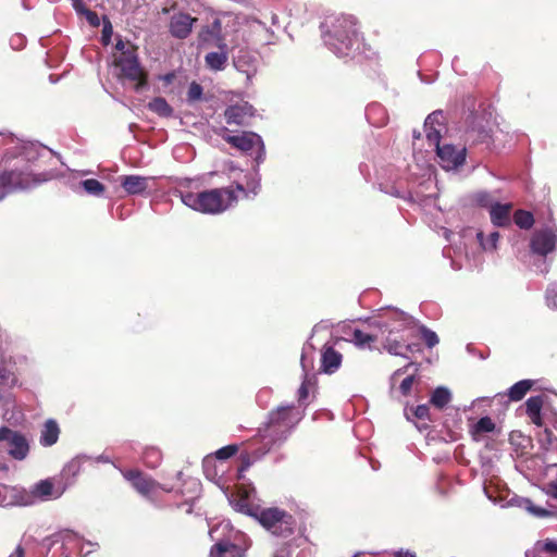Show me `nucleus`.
<instances>
[{
  "label": "nucleus",
  "mask_w": 557,
  "mask_h": 557,
  "mask_svg": "<svg viewBox=\"0 0 557 557\" xmlns=\"http://www.w3.org/2000/svg\"><path fill=\"white\" fill-rule=\"evenodd\" d=\"M237 193H245L243 184L236 183L227 187L212 188L199 193H182L184 205L206 214H219L227 210L238 200Z\"/></svg>",
  "instance_id": "f257e3e1"
},
{
  "label": "nucleus",
  "mask_w": 557,
  "mask_h": 557,
  "mask_svg": "<svg viewBox=\"0 0 557 557\" xmlns=\"http://www.w3.org/2000/svg\"><path fill=\"white\" fill-rule=\"evenodd\" d=\"M242 21L232 13H221L203 25L198 33L199 46L216 47L224 49L231 46L235 49L240 46Z\"/></svg>",
  "instance_id": "f03ea898"
},
{
  "label": "nucleus",
  "mask_w": 557,
  "mask_h": 557,
  "mask_svg": "<svg viewBox=\"0 0 557 557\" xmlns=\"http://www.w3.org/2000/svg\"><path fill=\"white\" fill-rule=\"evenodd\" d=\"M322 33L325 45L339 57L349 54L357 38L356 23L349 16L326 18Z\"/></svg>",
  "instance_id": "7ed1b4c3"
},
{
  "label": "nucleus",
  "mask_w": 557,
  "mask_h": 557,
  "mask_svg": "<svg viewBox=\"0 0 557 557\" xmlns=\"http://www.w3.org/2000/svg\"><path fill=\"white\" fill-rule=\"evenodd\" d=\"M299 420L300 417L294 406H282L272 410L265 426L259 430L261 443L271 449L287 438L290 430Z\"/></svg>",
  "instance_id": "20e7f679"
},
{
  "label": "nucleus",
  "mask_w": 557,
  "mask_h": 557,
  "mask_svg": "<svg viewBox=\"0 0 557 557\" xmlns=\"http://www.w3.org/2000/svg\"><path fill=\"white\" fill-rule=\"evenodd\" d=\"M257 519L272 535L282 539L290 537L295 533L297 525L294 516L278 507L260 510Z\"/></svg>",
  "instance_id": "39448f33"
},
{
  "label": "nucleus",
  "mask_w": 557,
  "mask_h": 557,
  "mask_svg": "<svg viewBox=\"0 0 557 557\" xmlns=\"http://www.w3.org/2000/svg\"><path fill=\"white\" fill-rule=\"evenodd\" d=\"M38 181L30 173L20 170H5L0 172V201L8 195L25 190L35 186Z\"/></svg>",
  "instance_id": "423d86ee"
},
{
  "label": "nucleus",
  "mask_w": 557,
  "mask_h": 557,
  "mask_svg": "<svg viewBox=\"0 0 557 557\" xmlns=\"http://www.w3.org/2000/svg\"><path fill=\"white\" fill-rule=\"evenodd\" d=\"M123 478L128 481L132 487L141 496L149 500H154L158 491L162 490L170 493L171 488L163 487L159 482L150 475L144 473L138 469H126L122 471Z\"/></svg>",
  "instance_id": "0eeeda50"
},
{
  "label": "nucleus",
  "mask_w": 557,
  "mask_h": 557,
  "mask_svg": "<svg viewBox=\"0 0 557 557\" xmlns=\"http://www.w3.org/2000/svg\"><path fill=\"white\" fill-rule=\"evenodd\" d=\"M436 154L444 170H456L466 161L467 148L462 141H435Z\"/></svg>",
  "instance_id": "6e6552de"
},
{
  "label": "nucleus",
  "mask_w": 557,
  "mask_h": 557,
  "mask_svg": "<svg viewBox=\"0 0 557 557\" xmlns=\"http://www.w3.org/2000/svg\"><path fill=\"white\" fill-rule=\"evenodd\" d=\"M114 65L120 70L121 77L136 83V89L146 84V74L138 62L136 51L128 50L123 55H115Z\"/></svg>",
  "instance_id": "1a4fd4ad"
},
{
  "label": "nucleus",
  "mask_w": 557,
  "mask_h": 557,
  "mask_svg": "<svg viewBox=\"0 0 557 557\" xmlns=\"http://www.w3.org/2000/svg\"><path fill=\"white\" fill-rule=\"evenodd\" d=\"M5 449L8 454L16 460L26 458L29 451V445L26 437L8 426L0 428V451Z\"/></svg>",
  "instance_id": "9d476101"
},
{
  "label": "nucleus",
  "mask_w": 557,
  "mask_h": 557,
  "mask_svg": "<svg viewBox=\"0 0 557 557\" xmlns=\"http://www.w3.org/2000/svg\"><path fill=\"white\" fill-rule=\"evenodd\" d=\"M424 132L426 139H444L445 137L458 136L447 125V120L443 111L437 110L430 113L424 121Z\"/></svg>",
  "instance_id": "9b49d317"
},
{
  "label": "nucleus",
  "mask_w": 557,
  "mask_h": 557,
  "mask_svg": "<svg viewBox=\"0 0 557 557\" xmlns=\"http://www.w3.org/2000/svg\"><path fill=\"white\" fill-rule=\"evenodd\" d=\"M557 246V230L543 228L533 233L530 249L534 255L546 257Z\"/></svg>",
  "instance_id": "f8f14e48"
},
{
  "label": "nucleus",
  "mask_w": 557,
  "mask_h": 557,
  "mask_svg": "<svg viewBox=\"0 0 557 557\" xmlns=\"http://www.w3.org/2000/svg\"><path fill=\"white\" fill-rule=\"evenodd\" d=\"M29 506L32 495L24 488L0 484V506Z\"/></svg>",
  "instance_id": "ddd939ff"
},
{
  "label": "nucleus",
  "mask_w": 557,
  "mask_h": 557,
  "mask_svg": "<svg viewBox=\"0 0 557 557\" xmlns=\"http://www.w3.org/2000/svg\"><path fill=\"white\" fill-rule=\"evenodd\" d=\"M196 21V17H191L186 13L173 14L169 25L171 35L178 39L187 38L191 33L193 25Z\"/></svg>",
  "instance_id": "4468645a"
},
{
  "label": "nucleus",
  "mask_w": 557,
  "mask_h": 557,
  "mask_svg": "<svg viewBox=\"0 0 557 557\" xmlns=\"http://www.w3.org/2000/svg\"><path fill=\"white\" fill-rule=\"evenodd\" d=\"M255 113L253 107L247 101L237 104L228 106L224 111V116L227 124L240 125Z\"/></svg>",
  "instance_id": "2eb2a0df"
},
{
  "label": "nucleus",
  "mask_w": 557,
  "mask_h": 557,
  "mask_svg": "<svg viewBox=\"0 0 557 557\" xmlns=\"http://www.w3.org/2000/svg\"><path fill=\"white\" fill-rule=\"evenodd\" d=\"M343 356L333 346L325 344L321 352V370L326 374L335 373L342 364Z\"/></svg>",
  "instance_id": "dca6fc26"
},
{
  "label": "nucleus",
  "mask_w": 557,
  "mask_h": 557,
  "mask_svg": "<svg viewBox=\"0 0 557 557\" xmlns=\"http://www.w3.org/2000/svg\"><path fill=\"white\" fill-rule=\"evenodd\" d=\"M512 210V203H499L496 202L491 206L490 216L492 223L497 227H508L511 225L510 213Z\"/></svg>",
  "instance_id": "f3484780"
},
{
  "label": "nucleus",
  "mask_w": 557,
  "mask_h": 557,
  "mask_svg": "<svg viewBox=\"0 0 557 557\" xmlns=\"http://www.w3.org/2000/svg\"><path fill=\"white\" fill-rule=\"evenodd\" d=\"M121 186L128 195L144 194L149 186V178L140 175L120 176Z\"/></svg>",
  "instance_id": "a211bd4d"
},
{
  "label": "nucleus",
  "mask_w": 557,
  "mask_h": 557,
  "mask_svg": "<svg viewBox=\"0 0 557 557\" xmlns=\"http://www.w3.org/2000/svg\"><path fill=\"white\" fill-rule=\"evenodd\" d=\"M230 50H233L231 46H226L224 49L207 53L205 57L207 67L212 71H223L228 61Z\"/></svg>",
  "instance_id": "6ab92c4d"
},
{
  "label": "nucleus",
  "mask_w": 557,
  "mask_h": 557,
  "mask_svg": "<svg viewBox=\"0 0 557 557\" xmlns=\"http://www.w3.org/2000/svg\"><path fill=\"white\" fill-rule=\"evenodd\" d=\"M544 401V395L532 396L525 401L527 414L532 421V423H534L537 426H541L543 424L541 410L543 408Z\"/></svg>",
  "instance_id": "aec40b11"
},
{
  "label": "nucleus",
  "mask_w": 557,
  "mask_h": 557,
  "mask_svg": "<svg viewBox=\"0 0 557 557\" xmlns=\"http://www.w3.org/2000/svg\"><path fill=\"white\" fill-rule=\"evenodd\" d=\"M60 435V428L55 420L49 419L45 422L41 434H40V444L45 447H49L54 445Z\"/></svg>",
  "instance_id": "412c9836"
},
{
  "label": "nucleus",
  "mask_w": 557,
  "mask_h": 557,
  "mask_svg": "<svg viewBox=\"0 0 557 557\" xmlns=\"http://www.w3.org/2000/svg\"><path fill=\"white\" fill-rule=\"evenodd\" d=\"M27 493L32 495L33 505L37 498L45 499L53 495V482L50 479L41 480Z\"/></svg>",
  "instance_id": "4be33fe9"
},
{
  "label": "nucleus",
  "mask_w": 557,
  "mask_h": 557,
  "mask_svg": "<svg viewBox=\"0 0 557 557\" xmlns=\"http://www.w3.org/2000/svg\"><path fill=\"white\" fill-rule=\"evenodd\" d=\"M533 380H521L515 383L507 393L509 400L519 401L524 398L527 393L533 387Z\"/></svg>",
  "instance_id": "5701e85b"
},
{
  "label": "nucleus",
  "mask_w": 557,
  "mask_h": 557,
  "mask_svg": "<svg viewBox=\"0 0 557 557\" xmlns=\"http://www.w3.org/2000/svg\"><path fill=\"white\" fill-rule=\"evenodd\" d=\"M269 450L270 449H268V446L262 444V447L260 448L251 449L249 453H242L239 471H246L253 463V461L265 455Z\"/></svg>",
  "instance_id": "b1692460"
},
{
  "label": "nucleus",
  "mask_w": 557,
  "mask_h": 557,
  "mask_svg": "<svg viewBox=\"0 0 557 557\" xmlns=\"http://www.w3.org/2000/svg\"><path fill=\"white\" fill-rule=\"evenodd\" d=\"M71 3H72V7L73 9L75 10V12L78 14V15H83L86 17L87 22L91 25V26H99L100 24V20L98 17V15L90 11L84 0H70Z\"/></svg>",
  "instance_id": "393cba45"
},
{
  "label": "nucleus",
  "mask_w": 557,
  "mask_h": 557,
  "mask_svg": "<svg viewBox=\"0 0 557 557\" xmlns=\"http://www.w3.org/2000/svg\"><path fill=\"white\" fill-rule=\"evenodd\" d=\"M451 400V394L448 388L440 386L431 395L430 403L437 409L445 408Z\"/></svg>",
  "instance_id": "a878e982"
},
{
  "label": "nucleus",
  "mask_w": 557,
  "mask_h": 557,
  "mask_svg": "<svg viewBox=\"0 0 557 557\" xmlns=\"http://www.w3.org/2000/svg\"><path fill=\"white\" fill-rule=\"evenodd\" d=\"M255 62V58L247 57L246 54H239L235 59L234 64L238 71L246 73L247 79H250L256 72Z\"/></svg>",
  "instance_id": "bb28decb"
},
{
  "label": "nucleus",
  "mask_w": 557,
  "mask_h": 557,
  "mask_svg": "<svg viewBox=\"0 0 557 557\" xmlns=\"http://www.w3.org/2000/svg\"><path fill=\"white\" fill-rule=\"evenodd\" d=\"M148 108L156 114L168 117L173 113V109L168 101L162 97H157L148 103Z\"/></svg>",
  "instance_id": "cd10ccee"
},
{
  "label": "nucleus",
  "mask_w": 557,
  "mask_h": 557,
  "mask_svg": "<svg viewBox=\"0 0 557 557\" xmlns=\"http://www.w3.org/2000/svg\"><path fill=\"white\" fill-rule=\"evenodd\" d=\"M512 219L515 224L521 230H530L535 222L532 212L522 209L516 210Z\"/></svg>",
  "instance_id": "c85d7f7f"
},
{
  "label": "nucleus",
  "mask_w": 557,
  "mask_h": 557,
  "mask_svg": "<svg viewBox=\"0 0 557 557\" xmlns=\"http://www.w3.org/2000/svg\"><path fill=\"white\" fill-rule=\"evenodd\" d=\"M384 348L392 355L395 356H406L404 349L407 351H412L411 345H404L401 342L396 338H392L391 336L386 337L384 343Z\"/></svg>",
  "instance_id": "c756f323"
},
{
  "label": "nucleus",
  "mask_w": 557,
  "mask_h": 557,
  "mask_svg": "<svg viewBox=\"0 0 557 557\" xmlns=\"http://www.w3.org/2000/svg\"><path fill=\"white\" fill-rule=\"evenodd\" d=\"M351 342L360 348L370 347L371 344L376 342V336L364 333L360 330H354L351 333Z\"/></svg>",
  "instance_id": "7c9ffc66"
},
{
  "label": "nucleus",
  "mask_w": 557,
  "mask_h": 557,
  "mask_svg": "<svg viewBox=\"0 0 557 557\" xmlns=\"http://www.w3.org/2000/svg\"><path fill=\"white\" fill-rule=\"evenodd\" d=\"M161 458V451L156 447H147L143 453L144 462L152 469L159 466Z\"/></svg>",
  "instance_id": "2f4dec72"
},
{
  "label": "nucleus",
  "mask_w": 557,
  "mask_h": 557,
  "mask_svg": "<svg viewBox=\"0 0 557 557\" xmlns=\"http://www.w3.org/2000/svg\"><path fill=\"white\" fill-rule=\"evenodd\" d=\"M81 185L87 194L94 196H101L106 190L104 185L95 178L85 180Z\"/></svg>",
  "instance_id": "473e14b6"
},
{
  "label": "nucleus",
  "mask_w": 557,
  "mask_h": 557,
  "mask_svg": "<svg viewBox=\"0 0 557 557\" xmlns=\"http://www.w3.org/2000/svg\"><path fill=\"white\" fill-rule=\"evenodd\" d=\"M495 430V423L490 417H483L473 426V434L490 433Z\"/></svg>",
  "instance_id": "72a5a7b5"
},
{
  "label": "nucleus",
  "mask_w": 557,
  "mask_h": 557,
  "mask_svg": "<svg viewBox=\"0 0 557 557\" xmlns=\"http://www.w3.org/2000/svg\"><path fill=\"white\" fill-rule=\"evenodd\" d=\"M245 193H242L244 197L248 198L249 194H252L253 196L258 195L261 185H260V178L258 177V174L256 173L250 178L247 180L246 186H244Z\"/></svg>",
  "instance_id": "f704fd0d"
},
{
  "label": "nucleus",
  "mask_w": 557,
  "mask_h": 557,
  "mask_svg": "<svg viewBox=\"0 0 557 557\" xmlns=\"http://www.w3.org/2000/svg\"><path fill=\"white\" fill-rule=\"evenodd\" d=\"M202 94H203L202 87L198 83L193 82V83H190L188 90H187V101L190 103L199 101V100H201Z\"/></svg>",
  "instance_id": "c9c22d12"
},
{
  "label": "nucleus",
  "mask_w": 557,
  "mask_h": 557,
  "mask_svg": "<svg viewBox=\"0 0 557 557\" xmlns=\"http://www.w3.org/2000/svg\"><path fill=\"white\" fill-rule=\"evenodd\" d=\"M421 336L429 348H433L438 344V336L435 332L429 330L425 326L420 327Z\"/></svg>",
  "instance_id": "e433bc0d"
},
{
  "label": "nucleus",
  "mask_w": 557,
  "mask_h": 557,
  "mask_svg": "<svg viewBox=\"0 0 557 557\" xmlns=\"http://www.w3.org/2000/svg\"><path fill=\"white\" fill-rule=\"evenodd\" d=\"M478 238H479V240H480V243H481V245H482V247L484 249H495L496 248V244H497V242L499 239V233L498 232H492L488 235V237H487V239L485 242L484 238H483V233L480 232V233H478Z\"/></svg>",
  "instance_id": "4c0bfd02"
},
{
  "label": "nucleus",
  "mask_w": 557,
  "mask_h": 557,
  "mask_svg": "<svg viewBox=\"0 0 557 557\" xmlns=\"http://www.w3.org/2000/svg\"><path fill=\"white\" fill-rule=\"evenodd\" d=\"M231 548H234L233 544L219 542L211 547L210 557H224Z\"/></svg>",
  "instance_id": "58836bf2"
},
{
  "label": "nucleus",
  "mask_w": 557,
  "mask_h": 557,
  "mask_svg": "<svg viewBox=\"0 0 557 557\" xmlns=\"http://www.w3.org/2000/svg\"><path fill=\"white\" fill-rule=\"evenodd\" d=\"M237 450L238 447L236 445H227L216 450L215 457L220 460H226L234 456L237 453Z\"/></svg>",
  "instance_id": "ea45409f"
},
{
  "label": "nucleus",
  "mask_w": 557,
  "mask_h": 557,
  "mask_svg": "<svg viewBox=\"0 0 557 557\" xmlns=\"http://www.w3.org/2000/svg\"><path fill=\"white\" fill-rule=\"evenodd\" d=\"M237 149L242 151H249L258 147L259 150H263V141H231Z\"/></svg>",
  "instance_id": "a19ab883"
},
{
  "label": "nucleus",
  "mask_w": 557,
  "mask_h": 557,
  "mask_svg": "<svg viewBox=\"0 0 557 557\" xmlns=\"http://www.w3.org/2000/svg\"><path fill=\"white\" fill-rule=\"evenodd\" d=\"M414 381H416L414 375H409L403 380V382L400 383L399 389L404 396H407L410 394Z\"/></svg>",
  "instance_id": "79ce46f5"
},
{
  "label": "nucleus",
  "mask_w": 557,
  "mask_h": 557,
  "mask_svg": "<svg viewBox=\"0 0 557 557\" xmlns=\"http://www.w3.org/2000/svg\"><path fill=\"white\" fill-rule=\"evenodd\" d=\"M413 413L420 420H430V408L425 404L417 406Z\"/></svg>",
  "instance_id": "37998d69"
},
{
  "label": "nucleus",
  "mask_w": 557,
  "mask_h": 557,
  "mask_svg": "<svg viewBox=\"0 0 557 557\" xmlns=\"http://www.w3.org/2000/svg\"><path fill=\"white\" fill-rule=\"evenodd\" d=\"M115 49L119 51V54L117 55H123L124 52L128 51V50H133V51H136V48L129 44V42H124L122 39H119L115 44Z\"/></svg>",
  "instance_id": "c03bdc74"
},
{
  "label": "nucleus",
  "mask_w": 557,
  "mask_h": 557,
  "mask_svg": "<svg viewBox=\"0 0 557 557\" xmlns=\"http://www.w3.org/2000/svg\"><path fill=\"white\" fill-rule=\"evenodd\" d=\"M308 395H309L308 381L305 380L298 389V400L299 401L306 400L308 398Z\"/></svg>",
  "instance_id": "a18cd8bd"
},
{
  "label": "nucleus",
  "mask_w": 557,
  "mask_h": 557,
  "mask_svg": "<svg viewBox=\"0 0 557 557\" xmlns=\"http://www.w3.org/2000/svg\"><path fill=\"white\" fill-rule=\"evenodd\" d=\"M547 493L557 499V478L547 484Z\"/></svg>",
  "instance_id": "49530a36"
},
{
  "label": "nucleus",
  "mask_w": 557,
  "mask_h": 557,
  "mask_svg": "<svg viewBox=\"0 0 557 557\" xmlns=\"http://www.w3.org/2000/svg\"><path fill=\"white\" fill-rule=\"evenodd\" d=\"M111 34H112L111 25L110 24L109 25H104L103 30H102V37H103L104 44L109 42Z\"/></svg>",
  "instance_id": "de8ad7c7"
},
{
  "label": "nucleus",
  "mask_w": 557,
  "mask_h": 557,
  "mask_svg": "<svg viewBox=\"0 0 557 557\" xmlns=\"http://www.w3.org/2000/svg\"><path fill=\"white\" fill-rule=\"evenodd\" d=\"M272 557H290V553L285 547L276 550Z\"/></svg>",
  "instance_id": "09e8293b"
},
{
  "label": "nucleus",
  "mask_w": 557,
  "mask_h": 557,
  "mask_svg": "<svg viewBox=\"0 0 557 557\" xmlns=\"http://www.w3.org/2000/svg\"><path fill=\"white\" fill-rule=\"evenodd\" d=\"M410 366H412V363H408L407 366H405V367H403V368L397 369V370L394 372L393 377H396V376H399V375L405 374V373L408 371V369H409V367H410Z\"/></svg>",
  "instance_id": "8fccbe9b"
},
{
  "label": "nucleus",
  "mask_w": 557,
  "mask_h": 557,
  "mask_svg": "<svg viewBox=\"0 0 557 557\" xmlns=\"http://www.w3.org/2000/svg\"><path fill=\"white\" fill-rule=\"evenodd\" d=\"M24 548L18 545L9 557H24Z\"/></svg>",
  "instance_id": "3c124183"
},
{
  "label": "nucleus",
  "mask_w": 557,
  "mask_h": 557,
  "mask_svg": "<svg viewBox=\"0 0 557 557\" xmlns=\"http://www.w3.org/2000/svg\"><path fill=\"white\" fill-rule=\"evenodd\" d=\"M237 507L238 509L242 511V512H248V505L246 504V500L243 499L240 500L238 504H237Z\"/></svg>",
  "instance_id": "603ef678"
},
{
  "label": "nucleus",
  "mask_w": 557,
  "mask_h": 557,
  "mask_svg": "<svg viewBox=\"0 0 557 557\" xmlns=\"http://www.w3.org/2000/svg\"><path fill=\"white\" fill-rule=\"evenodd\" d=\"M544 435H545V441L550 444L552 443V438H553V432L548 429H545L544 431Z\"/></svg>",
  "instance_id": "864d4df0"
},
{
  "label": "nucleus",
  "mask_w": 557,
  "mask_h": 557,
  "mask_svg": "<svg viewBox=\"0 0 557 557\" xmlns=\"http://www.w3.org/2000/svg\"><path fill=\"white\" fill-rule=\"evenodd\" d=\"M396 557H417L414 554L410 552H398Z\"/></svg>",
  "instance_id": "5fc2aeb1"
},
{
  "label": "nucleus",
  "mask_w": 557,
  "mask_h": 557,
  "mask_svg": "<svg viewBox=\"0 0 557 557\" xmlns=\"http://www.w3.org/2000/svg\"><path fill=\"white\" fill-rule=\"evenodd\" d=\"M23 40L24 39L21 36H15V37L12 38V42L16 41V44H18V45H22Z\"/></svg>",
  "instance_id": "6e6d98bb"
},
{
  "label": "nucleus",
  "mask_w": 557,
  "mask_h": 557,
  "mask_svg": "<svg viewBox=\"0 0 557 557\" xmlns=\"http://www.w3.org/2000/svg\"><path fill=\"white\" fill-rule=\"evenodd\" d=\"M345 342H346V341H345L344 338H337V339L335 341V344L341 345V344H343V343H345Z\"/></svg>",
  "instance_id": "4d7b16f0"
},
{
  "label": "nucleus",
  "mask_w": 557,
  "mask_h": 557,
  "mask_svg": "<svg viewBox=\"0 0 557 557\" xmlns=\"http://www.w3.org/2000/svg\"><path fill=\"white\" fill-rule=\"evenodd\" d=\"M487 197H488V195H487V194L480 195V196H479V200H480V201H483V198H487Z\"/></svg>",
  "instance_id": "13d9d810"
},
{
  "label": "nucleus",
  "mask_w": 557,
  "mask_h": 557,
  "mask_svg": "<svg viewBox=\"0 0 557 557\" xmlns=\"http://www.w3.org/2000/svg\"><path fill=\"white\" fill-rule=\"evenodd\" d=\"M226 139L235 140V139H240V138H239V137H237V136H230V137H227Z\"/></svg>",
  "instance_id": "bf43d9fd"
},
{
  "label": "nucleus",
  "mask_w": 557,
  "mask_h": 557,
  "mask_svg": "<svg viewBox=\"0 0 557 557\" xmlns=\"http://www.w3.org/2000/svg\"><path fill=\"white\" fill-rule=\"evenodd\" d=\"M536 512H537V513H540V515H545V513H546V510H544V509H540V510H537Z\"/></svg>",
  "instance_id": "052dcab7"
},
{
  "label": "nucleus",
  "mask_w": 557,
  "mask_h": 557,
  "mask_svg": "<svg viewBox=\"0 0 557 557\" xmlns=\"http://www.w3.org/2000/svg\"><path fill=\"white\" fill-rule=\"evenodd\" d=\"M413 136H414V139H419L420 138V133H416L414 132Z\"/></svg>",
  "instance_id": "680f3d73"
},
{
  "label": "nucleus",
  "mask_w": 557,
  "mask_h": 557,
  "mask_svg": "<svg viewBox=\"0 0 557 557\" xmlns=\"http://www.w3.org/2000/svg\"><path fill=\"white\" fill-rule=\"evenodd\" d=\"M547 548H548V549H552V550H555V549H556L554 545H547Z\"/></svg>",
  "instance_id": "e2e57ef3"
},
{
  "label": "nucleus",
  "mask_w": 557,
  "mask_h": 557,
  "mask_svg": "<svg viewBox=\"0 0 557 557\" xmlns=\"http://www.w3.org/2000/svg\"><path fill=\"white\" fill-rule=\"evenodd\" d=\"M277 16L274 14L272 17L273 23H276Z\"/></svg>",
  "instance_id": "0e129e2a"
}]
</instances>
